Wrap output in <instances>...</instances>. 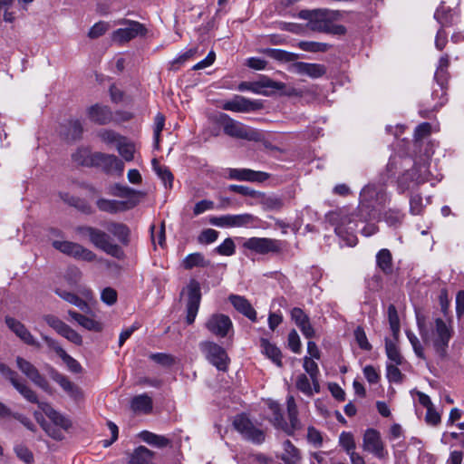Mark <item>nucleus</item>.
<instances>
[{"instance_id":"obj_57","label":"nucleus","mask_w":464,"mask_h":464,"mask_svg":"<svg viewBox=\"0 0 464 464\" xmlns=\"http://www.w3.org/2000/svg\"><path fill=\"white\" fill-rule=\"evenodd\" d=\"M98 136L102 142L106 144H115L116 146L119 140L122 139L115 131L111 130H102L98 133Z\"/></svg>"},{"instance_id":"obj_19","label":"nucleus","mask_w":464,"mask_h":464,"mask_svg":"<svg viewBox=\"0 0 464 464\" xmlns=\"http://www.w3.org/2000/svg\"><path fill=\"white\" fill-rule=\"evenodd\" d=\"M91 163L93 166L102 168L108 173H118L121 175L124 169L123 162L116 156L111 154H105L102 152H95L92 154Z\"/></svg>"},{"instance_id":"obj_59","label":"nucleus","mask_w":464,"mask_h":464,"mask_svg":"<svg viewBox=\"0 0 464 464\" xmlns=\"http://www.w3.org/2000/svg\"><path fill=\"white\" fill-rule=\"evenodd\" d=\"M218 237V232L212 228L204 229L198 236V242L201 244H211Z\"/></svg>"},{"instance_id":"obj_4","label":"nucleus","mask_w":464,"mask_h":464,"mask_svg":"<svg viewBox=\"0 0 464 464\" xmlns=\"http://www.w3.org/2000/svg\"><path fill=\"white\" fill-rule=\"evenodd\" d=\"M218 121L222 126L225 134L232 138L249 141H259L262 139V134L257 130L230 118L226 113L219 114Z\"/></svg>"},{"instance_id":"obj_10","label":"nucleus","mask_w":464,"mask_h":464,"mask_svg":"<svg viewBox=\"0 0 464 464\" xmlns=\"http://www.w3.org/2000/svg\"><path fill=\"white\" fill-rule=\"evenodd\" d=\"M362 450L382 459H385L388 451L385 450L381 433L374 429H367L362 437Z\"/></svg>"},{"instance_id":"obj_44","label":"nucleus","mask_w":464,"mask_h":464,"mask_svg":"<svg viewBox=\"0 0 464 464\" xmlns=\"http://www.w3.org/2000/svg\"><path fill=\"white\" fill-rule=\"evenodd\" d=\"M117 150L120 155L126 160L130 161L134 158L135 147L132 143L127 142L125 139H121L117 143Z\"/></svg>"},{"instance_id":"obj_5","label":"nucleus","mask_w":464,"mask_h":464,"mask_svg":"<svg viewBox=\"0 0 464 464\" xmlns=\"http://www.w3.org/2000/svg\"><path fill=\"white\" fill-rule=\"evenodd\" d=\"M287 415L290 423L287 424L284 421L283 416L280 413V408L277 403H271L270 409L273 411L274 424L277 428L282 429L288 435L294 434L295 430L302 429V423L298 419V409L293 395H289L286 400Z\"/></svg>"},{"instance_id":"obj_3","label":"nucleus","mask_w":464,"mask_h":464,"mask_svg":"<svg viewBox=\"0 0 464 464\" xmlns=\"http://www.w3.org/2000/svg\"><path fill=\"white\" fill-rule=\"evenodd\" d=\"M383 186L369 184L360 194L359 212L362 221L376 219L387 201Z\"/></svg>"},{"instance_id":"obj_12","label":"nucleus","mask_w":464,"mask_h":464,"mask_svg":"<svg viewBox=\"0 0 464 464\" xmlns=\"http://www.w3.org/2000/svg\"><path fill=\"white\" fill-rule=\"evenodd\" d=\"M233 426L245 439L254 443H261L265 440L263 430L255 427L251 420L245 415H237L235 417Z\"/></svg>"},{"instance_id":"obj_21","label":"nucleus","mask_w":464,"mask_h":464,"mask_svg":"<svg viewBox=\"0 0 464 464\" xmlns=\"http://www.w3.org/2000/svg\"><path fill=\"white\" fill-rule=\"evenodd\" d=\"M139 203V199L130 198L126 200H116V199H107V198H99L96 201V206L99 210L107 212L110 214H116L119 212H124L126 210L133 208Z\"/></svg>"},{"instance_id":"obj_42","label":"nucleus","mask_w":464,"mask_h":464,"mask_svg":"<svg viewBox=\"0 0 464 464\" xmlns=\"http://www.w3.org/2000/svg\"><path fill=\"white\" fill-rule=\"evenodd\" d=\"M385 351L387 357L390 361L394 362V364L401 365L402 363L403 357L401 354L397 345L389 339L385 340Z\"/></svg>"},{"instance_id":"obj_16","label":"nucleus","mask_w":464,"mask_h":464,"mask_svg":"<svg viewBox=\"0 0 464 464\" xmlns=\"http://www.w3.org/2000/svg\"><path fill=\"white\" fill-rule=\"evenodd\" d=\"M339 11L326 8L314 9L313 23L311 30L318 32H330L331 24L340 18Z\"/></svg>"},{"instance_id":"obj_30","label":"nucleus","mask_w":464,"mask_h":464,"mask_svg":"<svg viewBox=\"0 0 464 464\" xmlns=\"http://www.w3.org/2000/svg\"><path fill=\"white\" fill-rule=\"evenodd\" d=\"M294 72L300 75H307L311 78L322 77L326 72L323 64L297 62L293 64Z\"/></svg>"},{"instance_id":"obj_62","label":"nucleus","mask_w":464,"mask_h":464,"mask_svg":"<svg viewBox=\"0 0 464 464\" xmlns=\"http://www.w3.org/2000/svg\"><path fill=\"white\" fill-rule=\"evenodd\" d=\"M307 440L316 448L321 447L323 444V437L321 432L314 427L308 428Z\"/></svg>"},{"instance_id":"obj_63","label":"nucleus","mask_w":464,"mask_h":464,"mask_svg":"<svg viewBox=\"0 0 464 464\" xmlns=\"http://www.w3.org/2000/svg\"><path fill=\"white\" fill-rule=\"evenodd\" d=\"M288 346L295 353H299L301 351L300 337L295 330H292L288 334Z\"/></svg>"},{"instance_id":"obj_56","label":"nucleus","mask_w":464,"mask_h":464,"mask_svg":"<svg viewBox=\"0 0 464 464\" xmlns=\"http://www.w3.org/2000/svg\"><path fill=\"white\" fill-rule=\"evenodd\" d=\"M354 337L359 345V347L365 351H370L372 349L371 343L368 342L366 334L362 327L358 326L354 330Z\"/></svg>"},{"instance_id":"obj_31","label":"nucleus","mask_w":464,"mask_h":464,"mask_svg":"<svg viewBox=\"0 0 464 464\" xmlns=\"http://www.w3.org/2000/svg\"><path fill=\"white\" fill-rule=\"evenodd\" d=\"M89 119L98 124L104 125L111 121L112 112L108 106L94 104L88 108Z\"/></svg>"},{"instance_id":"obj_50","label":"nucleus","mask_w":464,"mask_h":464,"mask_svg":"<svg viewBox=\"0 0 464 464\" xmlns=\"http://www.w3.org/2000/svg\"><path fill=\"white\" fill-rule=\"evenodd\" d=\"M34 416L35 420L38 421V423L41 425V427L46 431V433L50 437L58 440L63 439L62 432L56 430L55 428H53L52 426L48 425L46 421L43 419V416L39 411H34Z\"/></svg>"},{"instance_id":"obj_37","label":"nucleus","mask_w":464,"mask_h":464,"mask_svg":"<svg viewBox=\"0 0 464 464\" xmlns=\"http://www.w3.org/2000/svg\"><path fill=\"white\" fill-rule=\"evenodd\" d=\"M69 315L73 320H75L81 326L87 330L100 332L102 329V324L99 322L93 320L92 318L87 317L83 314H81L75 311H69Z\"/></svg>"},{"instance_id":"obj_33","label":"nucleus","mask_w":464,"mask_h":464,"mask_svg":"<svg viewBox=\"0 0 464 464\" xmlns=\"http://www.w3.org/2000/svg\"><path fill=\"white\" fill-rule=\"evenodd\" d=\"M229 301L237 311L244 314L252 322L256 321V312L251 305V304L243 296L231 295Z\"/></svg>"},{"instance_id":"obj_55","label":"nucleus","mask_w":464,"mask_h":464,"mask_svg":"<svg viewBox=\"0 0 464 464\" xmlns=\"http://www.w3.org/2000/svg\"><path fill=\"white\" fill-rule=\"evenodd\" d=\"M215 250L221 256H229L235 254L236 246L232 238L227 237Z\"/></svg>"},{"instance_id":"obj_60","label":"nucleus","mask_w":464,"mask_h":464,"mask_svg":"<svg viewBox=\"0 0 464 464\" xmlns=\"http://www.w3.org/2000/svg\"><path fill=\"white\" fill-rule=\"evenodd\" d=\"M117 291L111 287H105L101 293L102 301L108 304L112 305L117 302Z\"/></svg>"},{"instance_id":"obj_38","label":"nucleus","mask_w":464,"mask_h":464,"mask_svg":"<svg viewBox=\"0 0 464 464\" xmlns=\"http://www.w3.org/2000/svg\"><path fill=\"white\" fill-rule=\"evenodd\" d=\"M131 409L135 412L149 413L152 409V400L147 394L136 396L131 401Z\"/></svg>"},{"instance_id":"obj_54","label":"nucleus","mask_w":464,"mask_h":464,"mask_svg":"<svg viewBox=\"0 0 464 464\" xmlns=\"http://www.w3.org/2000/svg\"><path fill=\"white\" fill-rule=\"evenodd\" d=\"M82 133V125L78 120H72L68 122L67 132L65 133L67 139L76 140L81 137Z\"/></svg>"},{"instance_id":"obj_22","label":"nucleus","mask_w":464,"mask_h":464,"mask_svg":"<svg viewBox=\"0 0 464 464\" xmlns=\"http://www.w3.org/2000/svg\"><path fill=\"white\" fill-rule=\"evenodd\" d=\"M254 218L250 214L224 215L220 217H212L209 223L219 227H239L252 223Z\"/></svg>"},{"instance_id":"obj_9","label":"nucleus","mask_w":464,"mask_h":464,"mask_svg":"<svg viewBox=\"0 0 464 464\" xmlns=\"http://www.w3.org/2000/svg\"><path fill=\"white\" fill-rule=\"evenodd\" d=\"M243 247L256 254L266 255L278 253L281 248V242L277 239L268 237H250L244 241Z\"/></svg>"},{"instance_id":"obj_36","label":"nucleus","mask_w":464,"mask_h":464,"mask_svg":"<svg viewBox=\"0 0 464 464\" xmlns=\"http://www.w3.org/2000/svg\"><path fill=\"white\" fill-rule=\"evenodd\" d=\"M377 266L386 275L392 273V256L390 250L381 249L376 255Z\"/></svg>"},{"instance_id":"obj_11","label":"nucleus","mask_w":464,"mask_h":464,"mask_svg":"<svg viewBox=\"0 0 464 464\" xmlns=\"http://www.w3.org/2000/svg\"><path fill=\"white\" fill-rule=\"evenodd\" d=\"M357 227L355 215H343L335 226V233L347 246H354L357 244V237L354 234Z\"/></svg>"},{"instance_id":"obj_40","label":"nucleus","mask_w":464,"mask_h":464,"mask_svg":"<svg viewBox=\"0 0 464 464\" xmlns=\"http://www.w3.org/2000/svg\"><path fill=\"white\" fill-rule=\"evenodd\" d=\"M265 54L281 62H291L295 61L298 55L293 53L285 52L280 49H265L262 51Z\"/></svg>"},{"instance_id":"obj_45","label":"nucleus","mask_w":464,"mask_h":464,"mask_svg":"<svg viewBox=\"0 0 464 464\" xmlns=\"http://www.w3.org/2000/svg\"><path fill=\"white\" fill-rule=\"evenodd\" d=\"M298 47L305 52L324 53L330 48V45L325 43L302 41L298 43Z\"/></svg>"},{"instance_id":"obj_51","label":"nucleus","mask_w":464,"mask_h":464,"mask_svg":"<svg viewBox=\"0 0 464 464\" xmlns=\"http://www.w3.org/2000/svg\"><path fill=\"white\" fill-rule=\"evenodd\" d=\"M388 319L392 334L397 338L400 333V320L397 310L393 304H390L388 307Z\"/></svg>"},{"instance_id":"obj_46","label":"nucleus","mask_w":464,"mask_h":464,"mask_svg":"<svg viewBox=\"0 0 464 464\" xmlns=\"http://www.w3.org/2000/svg\"><path fill=\"white\" fill-rule=\"evenodd\" d=\"M111 194L115 197L130 199L135 198V196L140 195L141 193L130 188V187L115 184L111 188Z\"/></svg>"},{"instance_id":"obj_7","label":"nucleus","mask_w":464,"mask_h":464,"mask_svg":"<svg viewBox=\"0 0 464 464\" xmlns=\"http://www.w3.org/2000/svg\"><path fill=\"white\" fill-rule=\"evenodd\" d=\"M199 348L211 364L220 371L227 370L229 359L223 347L214 342L206 341L199 343Z\"/></svg>"},{"instance_id":"obj_20","label":"nucleus","mask_w":464,"mask_h":464,"mask_svg":"<svg viewBox=\"0 0 464 464\" xmlns=\"http://www.w3.org/2000/svg\"><path fill=\"white\" fill-rule=\"evenodd\" d=\"M45 322L58 334L62 335L63 337L67 339L69 342H71L76 345H81L82 343V336L76 331H74L72 328H71L68 324H66L64 322H63L59 318H57L53 315H47V316H45Z\"/></svg>"},{"instance_id":"obj_35","label":"nucleus","mask_w":464,"mask_h":464,"mask_svg":"<svg viewBox=\"0 0 464 464\" xmlns=\"http://www.w3.org/2000/svg\"><path fill=\"white\" fill-rule=\"evenodd\" d=\"M283 447L284 453L281 459L285 464H299L301 459L299 450L288 440L284 442Z\"/></svg>"},{"instance_id":"obj_24","label":"nucleus","mask_w":464,"mask_h":464,"mask_svg":"<svg viewBox=\"0 0 464 464\" xmlns=\"http://www.w3.org/2000/svg\"><path fill=\"white\" fill-rule=\"evenodd\" d=\"M42 337L45 341L48 347L56 353V354L63 361L71 372L75 373L82 372L81 364L74 358L69 355L57 341L46 335H43Z\"/></svg>"},{"instance_id":"obj_18","label":"nucleus","mask_w":464,"mask_h":464,"mask_svg":"<svg viewBox=\"0 0 464 464\" xmlns=\"http://www.w3.org/2000/svg\"><path fill=\"white\" fill-rule=\"evenodd\" d=\"M201 300L200 285L196 280H191L188 285V303L186 321L188 324L194 323L198 312Z\"/></svg>"},{"instance_id":"obj_6","label":"nucleus","mask_w":464,"mask_h":464,"mask_svg":"<svg viewBox=\"0 0 464 464\" xmlns=\"http://www.w3.org/2000/svg\"><path fill=\"white\" fill-rule=\"evenodd\" d=\"M52 245L60 252L76 259L86 262H94L97 260V255L93 251L78 243L54 240Z\"/></svg>"},{"instance_id":"obj_61","label":"nucleus","mask_w":464,"mask_h":464,"mask_svg":"<svg viewBox=\"0 0 464 464\" xmlns=\"http://www.w3.org/2000/svg\"><path fill=\"white\" fill-rule=\"evenodd\" d=\"M396 364H387L386 376L392 382H401L402 380V373Z\"/></svg>"},{"instance_id":"obj_26","label":"nucleus","mask_w":464,"mask_h":464,"mask_svg":"<svg viewBox=\"0 0 464 464\" xmlns=\"http://www.w3.org/2000/svg\"><path fill=\"white\" fill-rule=\"evenodd\" d=\"M50 377L57 382L63 391L74 400L82 398V392L79 387L72 382L65 375L60 373L58 371L51 368L49 371Z\"/></svg>"},{"instance_id":"obj_53","label":"nucleus","mask_w":464,"mask_h":464,"mask_svg":"<svg viewBox=\"0 0 464 464\" xmlns=\"http://www.w3.org/2000/svg\"><path fill=\"white\" fill-rule=\"evenodd\" d=\"M72 160L75 163L83 166H93L91 163L92 160V154L87 149H80L74 154H72Z\"/></svg>"},{"instance_id":"obj_58","label":"nucleus","mask_w":464,"mask_h":464,"mask_svg":"<svg viewBox=\"0 0 464 464\" xmlns=\"http://www.w3.org/2000/svg\"><path fill=\"white\" fill-rule=\"evenodd\" d=\"M303 366L311 380L318 379V365L312 358L304 357Z\"/></svg>"},{"instance_id":"obj_8","label":"nucleus","mask_w":464,"mask_h":464,"mask_svg":"<svg viewBox=\"0 0 464 464\" xmlns=\"http://www.w3.org/2000/svg\"><path fill=\"white\" fill-rule=\"evenodd\" d=\"M206 329L219 338L230 337L233 334V323L229 316L223 314H211L205 323Z\"/></svg>"},{"instance_id":"obj_27","label":"nucleus","mask_w":464,"mask_h":464,"mask_svg":"<svg viewBox=\"0 0 464 464\" xmlns=\"http://www.w3.org/2000/svg\"><path fill=\"white\" fill-rule=\"evenodd\" d=\"M5 324L9 329L14 332L24 343L39 348L40 343L34 339L27 328L19 321L13 317H6Z\"/></svg>"},{"instance_id":"obj_47","label":"nucleus","mask_w":464,"mask_h":464,"mask_svg":"<svg viewBox=\"0 0 464 464\" xmlns=\"http://www.w3.org/2000/svg\"><path fill=\"white\" fill-rule=\"evenodd\" d=\"M140 438L148 444L154 445L160 448L165 447L169 443V440L163 436L156 435L150 431H143L140 433Z\"/></svg>"},{"instance_id":"obj_13","label":"nucleus","mask_w":464,"mask_h":464,"mask_svg":"<svg viewBox=\"0 0 464 464\" xmlns=\"http://www.w3.org/2000/svg\"><path fill=\"white\" fill-rule=\"evenodd\" d=\"M0 373L7 379L14 388L28 401L37 402L36 393L24 382L20 381L17 372L5 363H0Z\"/></svg>"},{"instance_id":"obj_15","label":"nucleus","mask_w":464,"mask_h":464,"mask_svg":"<svg viewBox=\"0 0 464 464\" xmlns=\"http://www.w3.org/2000/svg\"><path fill=\"white\" fill-rule=\"evenodd\" d=\"M430 170L426 163L415 165L405 172L400 179V185L405 189L413 188L429 179Z\"/></svg>"},{"instance_id":"obj_25","label":"nucleus","mask_w":464,"mask_h":464,"mask_svg":"<svg viewBox=\"0 0 464 464\" xmlns=\"http://www.w3.org/2000/svg\"><path fill=\"white\" fill-rule=\"evenodd\" d=\"M291 319L305 338L311 339L315 336V331L310 323L308 315L301 308L295 307L291 310Z\"/></svg>"},{"instance_id":"obj_1","label":"nucleus","mask_w":464,"mask_h":464,"mask_svg":"<svg viewBox=\"0 0 464 464\" xmlns=\"http://www.w3.org/2000/svg\"><path fill=\"white\" fill-rule=\"evenodd\" d=\"M107 230L92 226H79L75 228L81 238L87 239L94 247L117 259L124 257L122 248L114 242L113 236L120 243L128 245L130 235V228L123 223L109 221L105 225Z\"/></svg>"},{"instance_id":"obj_17","label":"nucleus","mask_w":464,"mask_h":464,"mask_svg":"<svg viewBox=\"0 0 464 464\" xmlns=\"http://www.w3.org/2000/svg\"><path fill=\"white\" fill-rule=\"evenodd\" d=\"M17 368L35 385L46 392L51 393V387L46 379L41 375L36 367L27 360L18 356L16 358Z\"/></svg>"},{"instance_id":"obj_41","label":"nucleus","mask_w":464,"mask_h":464,"mask_svg":"<svg viewBox=\"0 0 464 464\" xmlns=\"http://www.w3.org/2000/svg\"><path fill=\"white\" fill-rule=\"evenodd\" d=\"M153 170L157 173L159 178L164 182L165 186L169 184L171 186L173 175L167 167L161 166L157 159L151 160Z\"/></svg>"},{"instance_id":"obj_32","label":"nucleus","mask_w":464,"mask_h":464,"mask_svg":"<svg viewBox=\"0 0 464 464\" xmlns=\"http://www.w3.org/2000/svg\"><path fill=\"white\" fill-rule=\"evenodd\" d=\"M295 387L298 391L306 396H313L320 392V384L318 379L311 380L306 374L301 373L295 381Z\"/></svg>"},{"instance_id":"obj_28","label":"nucleus","mask_w":464,"mask_h":464,"mask_svg":"<svg viewBox=\"0 0 464 464\" xmlns=\"http://www.w3.org/2000/svg\"><path fill=\"white\" fill-rule=\"evenodd\" d=\"M228 177L231 179L262 182L269 178V174L249 169H230Z\"/></svg>"},{"instance_id":"obj_29","label":"nucleus","mask_w":464,"mask_h":464,"mask_svg":"<svg viewBox=\"0 0 464 464\" xmlns=\"http://www.w3.org/2000/svg\"><path fill=\"white\" fill-rule=\"evenodd\" d=\"M39 409L53 422L54 425L61 427L63 430H68L72 423L69 419L56 411L49 403L39 401L37 402Z\"/></svg>"},{"instance_id":"obj_39","label":"nucleus","mask_w":464,"mask_h":464,"mask_svg":"<svg viewBox=\"0 0 464 464\" xmlns=\"http://www.w3.org/2000/svg\"><path fill=\"white\" fill-rule=\"evenodd\" d=\"M261 348L262 352L272 360L277 366L282 365L281 362V352L280 350L274 344L270 343L267 340H261Z\"/></svg>"},{"instance_id":"obj_14","label":"nucleus","mask_w":464,"mask_h":464,"mask_svg":"<svg viewBox=\"0 0 464 464\" xmlns=\"http://www.w3.org/2000/svg\"><path fill=\"white\" fill-rule=\"evenodd\" d=\"M119 23L125 24L126 27L119 28L113 32L112 41L116 43H127L138 35H144L146 34L144 25L137 21L121 20Z\"/></svg>"},{"instance_id":"obj_64","label":"nucleus","mask_w":464,"mask_h":464,"mask_svg":"<svg viewBox=\"0 0 464 464\" xmlns=\"http://www.w3.org/2000/svg\"><path fill=\"white\" fill-rule=\"evenodd\" d=\"M109 29V24L105 22L96 23L89 31L90 38H98L102 36Z\"/></svg>"},{"instance_id":"obj_43","label":"nucleus","mask_w":464,"mask_h":464,"mask_svg":"<svg viewBox=\"0 0 464 464\" xmlns=\"http://www.w3.org/2000/svg\"><path fill=\"white\" fill-rule=\"evenodd\" d=\"M183 266L186 269H191L195 266L204 267L208 266V262H207L200 253H193L189 254L183 260Z\"/></svg>"},{"instance_id":"obj_48","label":"nucleus","mask_w":464,"mask_h":464,"mask_svg":"<svg viewBox=\"0 0 464 464\" xmlns=\"http://www.w3.org/2000/svg\"><path fill=\"white\" fill-rule=\"evenodd\" d=\"M56 294L68 303L79 307L81 310H85L88 308L87 303L72 293H69L63 290H57Z\"/></svg>"},{"instance_id":"obj_52","label":"nucleus","mask_w":464,"mask_h":464,"mask_svg":"<svg viewBox=\"0 0 464 464\" xmlns=\"http://www.w3.org/2000/svg\"><path fill=\"white\" fill-rule=\"evenodd\" d=\"M339 443L347 455L355 451L356 444L352 433L345 431L342 432L339 437Z\"/></svg>"},{"instance_id":"obj_49","label":"nucleus","mask_w":464,"mask_h":464,"mask_svg":"<svg viewBox=\"0 0 464 464\" xmlns=\"http://www.w3.org/2000/svg\"><path fill=\"white\" fill-rule=\"evenodd\" d=\"M406 335H407L409 342L411 343V344L412 346V349H413L416 356L419 357L420 359L427 361V357L424 353L423 345L421 344L419 338L411 331H406Z\"/></svg>"},{"instance_id":"obj_23","label":"nucleus","mask_w":464,"mask_h":464,"mask_svg":"<svg viewBox=\"0 0 464 464\" xmlns=\"http://www.w3.org/2000/svg\"><path fill=\"white\" fill-rule=\"evenodd\" d=\"M222 108L233 112L246 113L261 109L262 104L257 101H251L244 96L237 95L233 99L226 101L222 104Z\"/></svg>"},{"instance_id":"obj_34","label":"nucleus","mask_w":464,"mask_h":464,"mask_svg":"<svg viewBox=\"0 0 464 464\" xmlns=\"http://www.w3.org/2000/svg\"><path fill=\"white\" fill-rule=\"evenodd\" d=\"M128 464H155L154 454L146 447L140 446L130 454Z\"/></svg>"},{"instance_id":"obj_2","label":"nucleus","mask_w":464,"mask_h":464,"mask_svg":"<svg viewBox=\"0 0 464 464\" xmlns=\"http://www.w3.org/2000/svg\"><path fill=\"white\" fill-rule=\"evenodd\" d=\"M416 320L425 346L432 351L437 360H444L453 334L451 322L440 317L426 315L420 312H416Z\"/></svg>"}]
</instances>
